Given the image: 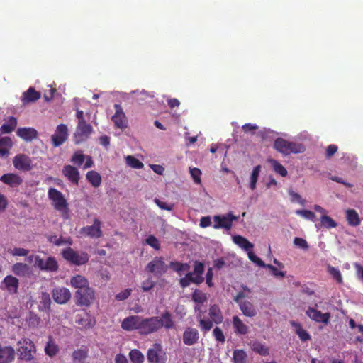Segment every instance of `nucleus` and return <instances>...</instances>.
I'll use <instances>...</instances> for the list:
<instances>
[{
  "label": "nucleus",
  "instance_id": "20e7f679",
  "mask_svg": "<svg viewBox=\"0 0 363 363\" xmlns=\"http://www.w3.org/2000/svg\"><path fill=\"white\" fill-rule=\"evenodd\" d=\"M274 147L278 152L285 155H289L291 153H302L305 151L303 144L289 142L281 138H279L274 141Z\"/></svg>",
  "mask_w": 363,
  "mask_h": 363
},
{
  "label": "nucleus",
  "instance_id": "9d476101",
  "mask_svg": "<svg viewBox=\"0 0 363 363\" xmlns=\"http://www.w3.org/2000/svg\"><path fill=\"white\" fill-rule=\"evenodd\" d=\"M77 305L88 306L94 298V291L87 286L76 291Z\"/></svg>",
  "mask_w": 363,
  "mask_h": 363
},
{
  "label": "nucleus",
  "instance_id": "0eeeda50",
  "mask_svg": "<svg viewBox=\"0 0 363 363\" xmlns=\"http://www.w3.org/2000/svg\"><path fill=\"white\" fill-rule=\"evenodd\" d=\"M147 359L149 363L166 362L167 355L160 343H154L152 346L148 349Z\"/></svg>",
  "mask_w": 363,
  "mask_h": 363
},
{
  "label": "nucleus",
  "instance_id": "ea45409f",
  "mask_svg": "<svg viewBox=\"0 0 363 363\" xmlns=\"http://www.w3.org/2000/svg\"><path fill=\"white\" fill-rule=\"evenodd\" d=\"M261 170V166L257 165L253 168V170L252 172L251 176H250V188L252 190L255 189L256 188V184L259 175V172Z\"/></svg>",
  "mask_w": 363,
  "mask_h": 363
},
{
  "label": "nucleus",
  "instance_id": "c9c22d12",
  "mask_svg": "<svg viewBox=\"0 0 363 363\" xmlns=\"http://www.w3.org/2000/svg\"><path fill=\"white\" fill-rule=\"evenodd\" d=\"M291 325L294 326L295 332L301 341L306 342L311 340L310 334L302 328L301 324L292 322Z\"/></svg>",
  "mask_w": 363,
  "mask_h": 363
},
{
  "label": "nucleus",
  "instance_id": "8fccbe9b",
  "mask_svg": "<svg viewBox=\"0 0 363 363\" xmlns=\"http://www.w3.org/2000/svg\"><path fill=\"white\" fill-rule=\"evenodd\" d=\"M272 164L274 170L280 174L282 177H286L287 175V170L279 162H278L277 160H273L272 161Z\"/></svg>",
  "mask_w": 363,
  "mask_h": 363
},
{
  "label": "nucleus",
  "instance_id": "dca6fc26",
  "mask_svg": "<svg viewBox=\"0 0 363 363\" xmlns=\"http://www.w3.org/2000/svg\"><path fill=\"white\" fill-rule=\"evenodd\" d=\"M13 166L21 171H30L32 169L31 159L25 154H18L13 157Z\"/></svg>",
  "mask_w": 363,
  "mask_h": 363
},
{
  "label": "nucleus",
  "instance_id": "c03bdc74",
  "mask_svg": "<svg viewBox=\"0 0 363 363\" xmlns=\"http://www.w3.org/2000/svg\"><path fill=\"white\" fill-rule=\"evenodd\" d=\"M321 225L326 228H333L337 226V223L330 216L323 215L320 218Z\"/></svg>",
  "mask_w": 363,
  "mask_h": 363
},
{
  "label": "nucleus",
  "instance_id": "412c9836",
  "mask_svg": "<svg viewBox=\"0 0 363 363\" xmlns=\"http://www.w3.org/2000/svg\"><path fill=\"white\" fill-rule=\"evenodd\" d=\"M306 315L313 320L317 323H323L328 324L330 318L329 313H323L320 311L309 307L306 311Z\"/></svg>",
  "mask_w": 363,
  "mask_h": 363
},
{
  "label": "nucleus",
  "instance_id": "5fc2aeb1",
  "mask_svg": "<svg viewBox=\"0 0 363 363\" xmlns=\"http://www.w3.org/2000/svg\"><path fill=\"white\" fill-rule=\"evenodd\" d=\"M213 335L216 341L223 343L225 340L223 330L219 327H216L213 330Z\"/></svg>",
  "mask_w": 363,
  "mask_h": 363
},
{
  "label": "nucleus",
  "instance_id": "39448f33",
  "mask_svg": "<svg viewBox=\"0 0 363 363\" xmlns=\"http://www.w3.org/2000/svg\"><path fill=\"white\" fill-rule=\"evenodd\" d=\"M19 347L17 349L19 358L25 361H31L34 359L36 352L35 345L28 338H22L18 342Z\"/></svg>",
  "mask_w": 363,
  "mask_h": 363
},
{
  "label": "nucleus",
  "instance_id": "473e14b6",
  "mask_svg": "<svg viewBox=\"0 0 363 363\" xmlns=\"http://www.w3.org/2000/svg\"><path fill=\"white\" fill-rule=\"evenodd\" d=\"M86 178L95 188L99 187L101 184V177L99 173L94 170L89 171L86 174Z\"/></svg>",
  "mask_w": 363,
  "mask_h": 363
},
{
  "label": "nucleus",
  "instance_id": "3c124183",
  "mask_svg": "<svg viewBox=\"0 0 363 363\" xmlns=\"http://www.w3.org/2000/svg\"><path fill=\"white\" fill-rule=\"evenodd\" d=\"M296 213L297 215H299V216L303 217L306 219L310 220L313 221V222L315 221V220H316L315 214L313 211H308V210H297L296 211Z\"/></svg>",
  "mask_w": 363,
  "mask_h": 363
},
{
  "label": "nucleus",
  "instance_id": "4d7b16f0",
  "mask_svg": "<svg viewBox=\"0 0 363 363\" xmlns=\"http://www.w3.org/2000/svg\"><path fill=\"white\" fill-rule=\"evenodd\" d=\"M204 272V265L202 262L196 261L194 267V274L196 277H203L202 274Z\"/></svg>",
  "mask_w": 363,
  "mask_h": 363
},
{
  "label": "nucleus",
  "instance_id": "7c9ffc66",
  "mask_svg": "<svg viewBox=\"0 0 363 363\" xmlns=\"http://www.w3.org/2000/svg\"><path fill=\"white\" fill-rule=\"evenodd\" d=\"M40 298V300L38 304L39 311L45 312L50 311L51 306V299L50 295L46 292H43Z\"/></svg>",
  "mask_w": 363,
  "mask_h": 363
},
{
  "label": "nucleus",
  "instance_id": "49530a36",
  "mask_svg": "<svg viewBox=\"0 0 363 363\" xmlns=\"http://www.w3.org/2000/svg\"><path fill=\"white\" fill-rule=\"evenodd\" d=\"M328 272L333 277V278L338 284L342 283V277L340 271L338 269H337L333 266H328Z\"/></svg>",
  "mask_w": 363,
  "mask_h": 363
},
{
  "label": "nucleus",
  "instance_id": "052dcab7",
  "mask_svg": "<svg viewBox=\"0 0 363 363\" xmlns=\"http://www.w3.org/2000/svg\"><path fill=\"white\" fill-rule=\"evenodd\" d=\"M155 285V283L151 278H148L142 282L141 288L143 291L147 292L150 291Z\"/></svg>",
  "mask_w": 363,
  "mask_h": 363
},
{
  "label": "nucleus",
  "instance_id": "2eb2a0df",
  "mask_svg": "<svg viewBox=\"0 0 363 363\" xmlns=\"http://www.w3.org/2000/svg\"><path fill=\"white\" fill-rule=\"evenodd\" d=\"M101 225V222L98 218H94L93 225L83 227L80 233L91 238H99L103 234Z\"/></svg>",
  "mask_w": 363,
  "mask_h": 363
},
{
  "label": "nucleus",
  "instance_id": "f3484780",
  "mask_svg": "<svg viewBox=\"0 0 363 363\" xmlns=\"http://www.w3.org/2000/svg\"><path fill=\"white\" fill-rule=\"evenodd\" d=\"M52 298L58 304H65L71 298L70 291L65 287H57L52 291Z\"/></svg>",
  "mask_w": 363,
  "mask_h": 363
},
{
  "label": "nucleus",
  "instance_id": "864d4df0",
  "mask_svg": "<svg viewBox=\"0 0 363 363\" xmlns=\"http://www.w3.org/2000/svg\"><path fill=\"white\" fill-rule=\"evenodd\" d=\"M248 254V258L252 262L257 264L259 267L265 268L266 264L258 257H257L254 252L251 250L247 251Z\"/></svg>",
  "mask_w": 363,
  "mask_h": 363
},
{
  "label": "nucleus",
  "instance_id": "2f4dec72",
  "mask_svg": "<svg viewBox=\"0 0 363 363\" xmlns=\"http://www.w3.org/2000/svg\"><path fill=\"white\" fill-rule=\"evenodd\" d=\"M70 284L72 287L78 289H82L89 286L87 279L82 275H76L72 277Z\"/></svg>",
  "mask_w": 363,
  "mask_h": 363
},
{
  "label": "nucleus",
  "instance_id": "774afa93",
  "mask_svg": "<svg viewBox=\"0 0 363 363\" xmlns=\"http://www.w3.org/2000/svg\"><path fill=\"white\" fill-rule=\"evenodd\" d=\"M40 320V319L37 315L30 313L28 319V324L31 327H36L39 325Z\"/></svg>",
  "mask_w": 363,
  "mask_h": 363
},
{
  "label": "nucleus",
  "instance_id": "69168bd1",
  "mask_svg": "<svg viewBox=\"0 0 363 363\" xmlns=\"http://www.w3.org/2000/svg\"><path fill=\"white\" fill-rule=\"evenodd\" d=\"M265 267L268 268L271 271L272 275L276 277H284L285 276L286 272L278 270L277 267L272 264H266Z\"/></svg>",
  "mask_w": 363,
  "mask_h": 363
},
{
  "label": "nucleus",
  "instance_id": "1a4fd4ad",
  "mask_svg": "<svg viewBox=\"0 0 363 363\" xmlns=\"http://www.w3.org/2000/svg\"><path fill=\"white\" fill-rule=\"evenodd\" d=\"M92 132L93 128L89 123H77L75 133H74V143L79 145L86 141Z\"/></svg>",
  "mask_w": 363,
  "mask_h": 363
},
{
  "label": "nucleus",
  "instance_id": "b1692460",
  "mask_svg": "<svg viewBox=\"0 0 363 363\" xmlns=\"http://www.w3.org/2000/svg\"><path fill=\"white\" fill-rule=\"evenodd\" d=\"M41 96L39 91H37L33 87H30L27 91H24L21 96V102L23 104H28L38 101Z\"/></svg>",
  "mask_w": 363,
  "mask_h": 363
},
{
  "label": "nucleus",
  "instance_id": "6e6d98bb",
  "mask_svg": "<svg viewBox=\"0 0 363 363\" xmlns=\"http://www.w3.org/2000/svg\"><path fill=\"white\" fill-rule=\"evenodd\" d=\"M190 174L196 184H201V171L199 168H190Z\"/></svg>",
  "mask_w": 363,
  "mask_h": 363
},
{
  "label": "nucleus",
  "instance_id": "aec40b11",
  "mask_svg": "<svg viewBox=\"0 0 363 363\" xmlns=\"http://www.w3.org/2000/svg\"><path fill=\"white\" fill-rule=\"evenodd\" d=\"M62 174L72 184L78 185L80 175L79 170L74 166L67 164L65 165L62 170Z\"/></svg>",
  "mask_w": 363,
  "mask_h": 363
},
{
  "label": "nucleus",
  "instance_id": "f8f14e48",
  "mask_svg": "<svg viewBox=\"0 0 363 363\" xmlns=\"http://www.w3.org/2000/svg\"><path fill=\"white\" fill-rule=\"evenodd\" d=\"M238 217L234 216L232 213H228L224 216H215L213 220L215 224L213 228L215 229L224 228L229 230L232 228V223L233 220H237Z\"/></svg>",
  "mask_w": 363,
  "mask_h": 363
},
{
  "label": "nucleus",
  "instance_id": "4c0bfd02",
  "mask_svg": "<svg viewBox=\"0 0 363 363\" xmlns=\"http://www.w3.org/2000/svg\"><path fill=\"white\" fill-rule=\"evenodd\" d=\"M192 301L196 303L203 304L207 301V296L205 293L199 289H196L191 295Z\"/></svg>",
  "mask_w": 363,
  "mask_h": 363
},
{
  "label": "nucleus",
  "instance_id": "4468645a",
  "mask_svg": "<svg viewBox=\"0 0 363 363\" xmlns=\"http://www.w3.org/2000/svg\"><path fill=\"white\" fill-rule=\"evenodd\" d=\"M68 138L67 126L65 124H60L57 126L55 133L51 136L52 143L54 147H59L62 145Z\"/></svg>",
  "mask_w": 363,
  "mask_h": 363
},
{
  "label": "nucleus",
  "instance_id": "bf43d9fd",
  "mask_svg": "<svg viewBox=\"0 0 363 363\" xmlns=\"http://www.w3.org/2000/svg\"><path fill=\"white\" fill-rule=\"evenodd\" d=\"M154 202L157 204V206L162 209V210H167L168 211H171L174 208V204H168L166 202L162 201L159 199H155Z\"/></svg>",
  "mask_w": 363,
  "mask_h": 363
},
{
  "label": "nucleus",
  "instance_id": "79ce46f5",
  "mask_svg": "<svg viewBox=\"0 0 363 363\" xmlns=\"http://www.w3.org/2000/svg\"><path fill=\"white\" fill-rule=\"evenodd\" d=\"M126 163L128 166L134 169H142L144 167L143 163L133 156L128 155L125 157Z\"/></svg>",
  "mask_w": 363,
  "mask_h": 363
},
{
  "label": "nucleus",
  "instance_id": "cd10ccee",
  "mask_svg": "<svg viewBox=\"0 0 363 363\" xmlns=\"http://www.w3.org/2000/svg\"><path fill=\"white\" fill-rule=\"evenodd\" d=\"M239 307L243 315L247 317H254L257 315V311L252 303L250 301H244L239 303Z\"/></svg>",
  "mask_w": 363,
  "mask_h": 363
},
{
  "label": "nucleus",
  "instance_id": "58836bf2",
  "mask_svg": "<svg viewBox=\"0 0 363 363\" xmlns=\"http://www.w3.org/2000/svg\"><path fill=\"white\" fill-rule=\"evenodd\" d=\"M88 352L86 349H78L72 353V358L74 362L81 363L87 357Z\"/></svg>",
  "mask_w": 363,
  "mask_h": 363
},
{
  "label": "nucleus",
  "instance_id": "680f3d73",
  "mask_svg": "<svg viewBox=\"0 0 363 363\" xmlns=\"http://www.w3.org/2000/svg\"><path fill=\"white\" fill-rule=\"evenodd\" d=\"M132 289H126L118 294L116 295V299L118 301H124L127 299L131 294Z\"/></svg>",
  "mask_w": 363,
  "mask_h": 363
},
{
  "label": "nucleus",
  "instance_id": "a19ab883",
  "mask_svg": "<svg viewBox=\"0 0 363 363\" xmlns=\"http://www.w3.org/2000/svg\"><path fill=\"white\" fill-rule=\"evenodd\" d=\"M129 357L132 363H143L144 362V356L138 350H132L129 353Z\"/></svg>",
  "mask_w": 363,
  "mask_h": 363
},
{
  "label": "nucleus",
  "instance_id": "603ef678",
  "mask_svg": "<svg viewBox=\"0 0 363 363\" xmlns=\"http://www.w3.org/2000/svg\"><path fill=\"white\" fill-rule=\"evenodd\" d=\"M145 243L156 250H159L160 249V243L155 235H149L145 240Z\"/></svg>",
  "mask_w": 363,
  "mask_h": 363
},
{
  "label": "nucleus",
  "instance_id": "c85d7f7f",
  "mask_svg": "<svg viewBox=\"0 0 363 363\" xmlns=\"http://www.w3.org/2000/svg\"><path fill=\"white\" fill-rule=\"evenodd\" d=\"M17 126V119L14 116H9L6 121L1 126V132L3 134L10 133Z\"/></svg>",
  "mask_w": 363,
  "mask_h": 363
},
{
  "label": "nucleus",
  "instance_id": "9b49d317",
  "mask_svg": "<svg viewBox=\"0 0 363 363\" xmlns=\"http://www.w3.org/2000/svg\"><path fill=\"white\" fill-rule=\"evenodd\" d=\"M35 264L43 271L56 272L58 269V263L53 257H49L44 259L36 255L35 257Z\"/></svg>",
  "mask_w": 363,
  "mask_h": 363
},
{
  "label": "nucleus",
  "instance_id": "bb28decb",
  "mask_svg": "<svg viewBox=\"0 0 363 363\" xmlns=\"http://www.w3.org/2000/svg\"><path fill=\"white\" fill-rule=\"evenodd\" d=\"M60 348L52 335L48 336V340L45 347V353L50 357H55L59 352Z\"/></svg>",
  "mask_w": 363,
  "mask_h": 363
},
{
  "label": "nucleus",
  "instance_id": "ddd939ff",
  "mask_svg": "<svg viewBox=\"0 0 363 363\" xmlns=\"http://www.w3.org/2000/svg\"><path fill=\"white\" fill-rule=\"evenodd\" d=\"M18 287L19 280L12 275L6 276L1 281L0 286L2 290L6 291L10 295L16 294Z\"/></svg>",
  "mask_w": 363,
  "mask_h": 363
},
{
  "label": "nucleus",
  "instance_id": "a18cd8bd",
  "mask_svg": "<svg viewBox=\"0 0 363 363\" xmlns=\"http://www.w3.org/2000/svg\"><path fill=\"white\" fill-rule=\"evenodd\" d=\"M247 354L242 350H235L233 352V361L235 363H246Z\"/></svg>",
  "mask_w": 363,
  "mask_h": 363
},
{
  "label": "nucleus",
  "instance_id": "09e8293b",
  "mask_svg": "<svg viewBox=\"0 0 363 363\" xmlns=\"http://www.w3.org/2000/svg\"><path fill=\"white\" fill-rule=\"evenodd\" d=\"M7 252L12 256L26 257L28 255L29 250L21 247L9 248Z\"/></svg>",
  "mask_w": 363,
  "mask_h": 363
},
{
  "label": "nucleus",
  "instance_id": "de8ad7c7",
  "mask_svg": "<svg viewBox=\"0 0 363 363\" xmlns=\"http://www.w3.org/2000/svg\"><path fill=\"white\" fill-rule=\"evenodd\" d=\"M27 269H28L27 264H24V263H21V262L16 263L12 266V272L16 275H18V276L23 275L25 274V272L27 271Z\"/></svg>",
  "mask_w": 363,
  "mask_h": 363
},
{
  "label": "nucleus",
  "instance_id": "5701e85b",
  "mask_svg": "<svg viewBox=\"0 0 363 363\" xmlns=\"http://www.w3.org/2000/svg\"><path fill=\"white\" fill-rule=\"evenodd\" d=\"M0 181L12 188L18 187L23 182V179L20 176L11 173L3 174L0 177Z\"/></svg>",
  "mask_w": 363,
  "mask_h": 363
},
{
  "label": "nucleus",
  "instance_id": "7ed1b4c3",
  "mask_svg": "<svg viewBox=\"0 0 363 363\" xmlns=\"http://www.w3.org/2000/svg\"><path fill=\"white\" fill-rule=\"evenodd\" d=\"M48 196L49 199L52 201L54 208L60 213L62 218L64 220L69 219V204L62 193L55 188H50Z\"/></svg>",
  "mask_w": 363,
  "mask_h": 363
},
{
  "label": "nucleus",
  "instance_id": "338daca9",
  "mask_svg": "<svg viewBox=\"0 0 363 363\" xmlns=\"http://www.w3.org/2000/svg\"><path fill=\"white\" fill-rule=\"evenodd\" d=\"M354 267L356 270V274L359 280L363 283V263H354Z\"/></svg>",
  "mask_w": 363,
  "mask_h": 363
},
{
  "label": "nucleus",
  "instance_id": "f704fd0d",
  "mask_svg": "<svg viewBox=\"0 0 363 363\" xmlns=\"http://www.w3.org/2000/svg\"><path fill=\"white\" fill-rule=\"evenodd\" d=\"M251 349L253 352L261 356H267L269 353L268 347L259 341H254L251 345Z\"/></svg>",
  "mask_w": 363,
  "mask_h": 363
},
{
  "label": "nucleus",
  "instance_id": "423d86ee",
  "mask_svg": "<svg viewBox=\"0 0 363 363\" xmlns=\"http://www.w3.org/2000/svg\"><path fill=\"white\" fill-rule=\"evenodd\" d=\"M64 259L75 265H82L88 262L89 257L86 252H77L71 247H67L62 252Z\"/></svg>",
  "mask_w": 363,
  "mask_h": 363
},
{
  "label": "nucleus",
  "instance_id": "6ab92c4d",
  "mask_svg": "<svg viewBox=\"0 0 363 363\" xmlns=\"http://www.w3.org/2000/svg\"><path fill=\"white\" fill-rule=\"evenodd\" d=\"M199 333L196 328L187 327L183 333V342L184 345L191 346L198 342Z\"/></svg>",
  "mask_w": 363,
  "mask_h": 363
},
{
  "label": "nucleus",
  "instance_id": "0e129e2a",
  "mask_svg": "<svg viewBox=\"0 0 363 363\" xmlns=\"http://www.w3.org/2000/svg\"><path fill=\"white\" fill-rule=\"evenodd\" d=\"M338 150V147L336 145L332 144L327 147L325 150V157L326 158H330L333 157Z\"/></svg>",
  "mask_w": 363,
  "mask_h": 363
},
{
  "label": "nucleus",
  "instance_id": "4be33fe9",
  "mask_svg": "<svg viewBox=\"0 0 363 363\" xmlns=\"http://www.w3.org/2000/svg\"><path fill=\"white\" fill-rule=\"evenodd\" d=\"M116 113L112 116V121L116 127L124 129L127 127V119L125 113L123 112L122 108L118 104L115 105Z\"/></svg>",
  "mask_w": 363,
  "mask_h": 363
},
{
  "label": "nucleus",
  "instance_id": "e2e57ef3",
  "mask_svg": "<svg viewBox=\"0 0 363 363\" xmlns=\"http://www.w3.org/2000/svg\"><path fill=\"white\" fill-rule=\"evenodd\" d=\"M294 245L301 249L308 250V245L306 240L301 238H295L294 240Z\"/></svg>",
  "mask_w": 363,
  "mask_h": 363
},
{
  "label": "nucleus",
  "instance_id": "13d9d810",
  "mask_svg": "<svg viewBox=\"0 0 363 363\" xmlns=\"http://www.w3.org/2000/svg\"><path fill=\"white\" fill-rule=\"evenodd\" d=\"M189 282L200 284L203 281V277H196L193 272H188L184 277Z\"/></svg>",
  "mask_w": 363,
  "mask_h": 363
},
{
  "label": "nucleus",
  "instance_id": "393cba45",
  "mask_svg": "<svg viewBox=\"0 0 363 363\" xmlns=\"http://www.w3.org/2000/svg\"><path fill=\"white\" fill-rule=\"evenodd\" d=\"M232 325L234 333L238 335H245L249 332V327L237 315L233 317Z\"/></svg>",
  "mask_w": 363,
  "mask_h": 363
},
{
  "label": "nucleus",
  "instance_id": "f03ea898",
  "mask_svg": "<svg viewBox=\"0 0 363 363\" xmlns=\"http://www.w3.org/2000/svg\"><path fill=\"white\" fill-rule=\"evenodd\" d=\"M208 315L209 318H199V327L203 333L210 331L213 323L220 324L224 319L222 311L218 304H213L209 307Z\"/></svg>",
  "mask_w": 363,
  "mask_h": 363
},
{
  "label": "nucleus",
  "instance_id": "e433bc0d",
  "mask_svg": "<svg viewBox=\"0 0 363 363\" xmlns=\"http://www.w3.org/2000/svg\"><path fill=\"white\" fill-rule=\"evenodd\" d=\"M76 323L81 325L84 329H89L94 327L95 324V321L91 320L89 317L83 318L79 315H77V319L76 320Z\"/></svg>",
  "mask_w": 363,
  "mask_h": 363
},
{
  "label": "nucleus",
  "instance_id": "a878e982",
  "mask_svg": "<svg viewBox=\"0 0 363 363\" xmlns=\"http://www.w3.org/2000/svg\"><path fill=\"white\" fill-rule=\"evenodd\" d=\"M16 134L26 141H31L37 137L38 132L33 128H20L17 130Z\"/></svg>",
  "mask_w": 363,
  "mask_h": 363
},
{
  "label": "nucleus",
  "instance_id": "f257e3e1",
  "mask_svg": "<svg viewBox=\"0 0 363 363\" xmlns=\"http://www.w3.org/2000/svg\"><path fill=\"white\" fill-rule=\"evenodd\" d=\"M174 326L171 313L165 311L160 317L153 316L146 318L141 317L140 334L146 335L156 333L162 328L169 330L174 328Z\"/></svg>",
  "mask_w": 363,
  "mask_h": 363
},
{
  "label": "nucleus",
  "instance_id": "c756f323",
  "mask_svg": "<svg viewBox=\"0 0 363 363\" xmlns=\"http://www.w3.org/2000/svg\"><path fill=\"white\" fill-rule=\"evenodd\" d=\"M233 240L235 244L242 248L245 251L251 250L254 245L245 238L242 235H234L233 236Z\"/></svg>",
  "mask_w": 363,
  "mask_h": 363
},
{
  "label": "nucleus",
  "instance_id": "6e6552de",
  "mask_svg": "<svg viewBox=\"0 0 363 363\" xmlns=\"http://www.w3.org/2000/svg\"><path fill=\"white\" fill-rule=\"evenodd\" d=\"M168 269V266L165 264L162 257H155L145 267V271L154 274L157 277H161L164 274Z\"/></svg>",
  "mask_w": 363,
  "mask_h": 363
},
{
  "label": "nucleus",
  "instance_id": "37998d69",
  "mask_svg": "<svg viewBox=\"0 0 363 363\" xmlns=\"http://www.w3.org/2000/svg\"><path fill=\"white\" fill-rule=\"evenodd\" d=\"M86 156L83 154L82 150L76 151L70 159V162L74 164L80 166L85 160Z\"/></svg>",
  "mask_w": 363,
  "mask_h": 363
},
{
  "label": "nucleus",
  "instance_id": "72a5a7b5",
  "mask_svg": "<svg viewBox=\"0 0 363 363\" xmlns=\"http://www.w3.org/2000/svg\"><path fill=\"white\" fill-rule=\"evenodd\" d=\"M346 218L348 224L351 226H357L360 223L359 215L354 209H348L346 211Z\"/></svg>",
  "mask_w": 363,
  "mask_h": 363
},
{
  "label": "nucleus",
  "instance_id": "a211bd4d",
  "mask_svg": "<svg viewBox=\"0 0 363 363\" xmlns=\"http://www.w3.org/2000/svg\"><path fill=\"white\" fill-rule=\"evenodd\" d=\"M141 316L130 315L123 319L121 323V328L126 331L137 330L140 333V325Z\"/></svg>",
  "mask_w": 363,
  "mask_h": 363
}]
</instances>
